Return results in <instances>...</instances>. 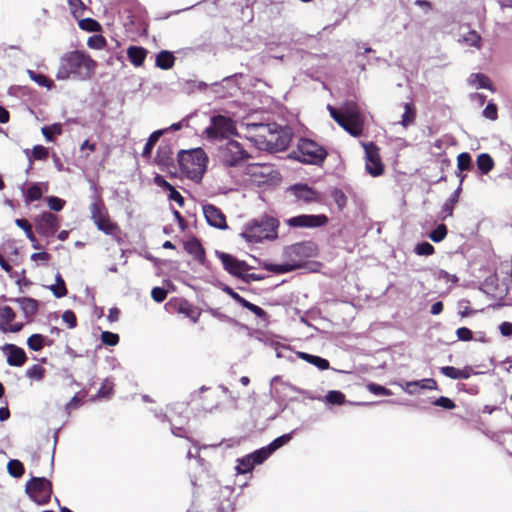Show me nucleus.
I'll return each instance as SVG.
<instances>
[{"label": "nucleus", "mask_w": 512, "mask_h": 512, "mask_svg": "<svg viewBox=\"0 0 512 512\" xmlns=\"http://www.w3.org/2000/svg\"><path fill=\"white\" fill-rule=\"evenodd\" d=\"M368 390L374 394V395H386L389 396L392 394L391 390L387 389L386 387L376 384V383H369L367 385Z\"/></svg>", "instance_id": "obj_54"}, {"label": "nucleus", "mask_w": 512, "mask_h": 512, "mask_svg": "<svg viewBox=\"0 0 512 512\" xmlns=\"http://www.w3.org/2000/svg\"><path fill=\"white\" fill-rule=\"evenodd\" d=\"M38 234L44 237L53 236L60 227L58 217L51 212H43L34 218Z\"/></svg>", "instance_id": "obj_12"}, {"label": "nucleus", "mask_w": 512, "mask_h": 512, "mask_svg": "<svg viewBox=\"0 0 512 512\" xmlns=\"http://www.w3.org/2000/svg\"><path fill=\"white\" fill-rule=\"evenodd\" d=\"M25 153L29 160V168L33 160H45L49 155L48 148L42 145H35L31 151L25 150Z\"/></svg>", "instance_id": "obj_31"}, {"label": "nucleus", "mask_w": 512, "mask_h": 512, "mask_svg": "<svg viewBox=\"0 0 512 512\" xmlns=\"http://www.w3.org/2000/svg\"><path fill=\"white\" fill-rule=\"evenodd\" d=\"M476 163L478 170L483 175L488 174L494 167L493 158L488 153L479 154Z\"/></svg>", "instance_id": "obj_30"}, {"label": "nucleus", "mask_w": 512, "mask_h": 512, "mask_svg": "<svg viewBox=\"0 0 512 512\" xmlns=\"http://www.w3.org/2000/svg\"><path fill=\"white\" fill-rule=\"evenodd\" d=\"M483 115L489 120H496L498 117V109L494 103H488L483 110Z\"/></svg>", "instance_id": "obj_57"}, {"label": "nucleus", "mask_w": 512, "mask_h": 512, "mask_svg": "<svg viewBox=\"0 0 512 512\" xmlns=\"http://www.w3.org/2000/svg\"><path fill=\"white\" fill-rule=\"evenodd\" d=\"M240 305L254 313L258 318L265 319L267 317V313L264 309L247 301L245 298L242 300Z\"/></svg>", "instance_id": "obj_44"}, {"label": "nucleus", "mask_w": 512, "mask_h": 512, "mask_svg": "<svg viewBox=\"0 0 512 512\" xmlns=\"http://www.w3.org/2000/svg\"><path fill=\"white\" fill-rule=\"evenodd\" d=\"M458 177L460 178V183H459V186L457 187V189L451 194V196L446 200V202L442 205V213L444 214V216H442V219L444 220L446 217L448 216H452L453 215V209H454V206L455 204L458 202L459 200V196H460V193H461V190H462V183L465 179V175L459 173L458 174Z\"/></svg>", "instance_id": "obj_20"}, {"label": "nucleus", "mask_w": 512, "mask_h": 512, "mask_svg": "<svg viewBox=\"0 0 512 512\" xmlns=\"http://www.w3.org/2000/svg\"><path fill=\"white\" fill-rule=\"evenodd\" d=\"M56 283L51 285L49 289L56 298H62L67 295V288L64 279L60 273L55 276Z\"/></svg>", "instance_id": "obj_36"}, {"label": "nucleus", "mask_w": 512, "mask_h": 512, "mask_svg": "<svg viewBox=\"0 0 512 512\" xmlns=\"http://www.w3.org/2000/svg\"><path fill=\"white\" fill-rule=\"evenodd\" d=\"M13 301L19 304L26 318L34 316L38 311V301L30 297L16 298Z\"/></svg>", "instance_id": "obj_23"}, {"label": "nucleus", "mask_w": 512, "mask_h": 512, "mask_svg": "<svg viewBox=\"0 0 512 512\" xmlns=\"http://www.w3.org/2000/svg\"><path fill=\"white\" fill-rule=\"evenodd\" d=\"M297 357L316 366L320 370H327L330 367L329 361L320 356L312 355L306 352H297Z\"/></svg>", "instance_id": "obj_25"}, {"label": "nucleus", "mask_w": 512, "mask_h": 512, "mask_svg": "<svg viewBox=\"0 0 512 512\" xmlns=\"http://www.w3.org/2000/svg\"><path fill=\"white\" fill-rule=\"evenodd\" d=\"M343 117L347 120H362L360 110L356 103L350 101L342 106Z\"/></svg>", "instance_id": "obj_33"}, {"label": "nucleus", "mask_w": 512, "mask_h": 512, "mask_svg": "<svg viewBox=\"0 0 512 512\" xmlns=\"http://www.w3.org/2000/svg\"><path fill=\"white\" fill-rule=\"evenodd\" d=\"M316 247L311 241L292 244L284 249L283 255L287 259L283 264H266L265 268L274 273L283 274L299 269L305 260L315 255Z\"/></svg>", "instance_id": "obj_3"}, {"label": "nucleus", "mask_w": 512, "mask_h": 512, "mask_svg": "<svg viewBox=\"0 0 512 512\" xmlns=\"http://www.w3.org/2000/svg\"><path fill=\"white\" fill-rule=\"evenodd\" d=\"M447 235V227L445 224H439L434 230H432L429 234V238L435 242H441Z\"/></svg>", "instance_id": "obj_43"}, {"label": "nucleus", "mask_w": 512, "mask_h": 512, "mask_svg": "<svg viewBox=\"0 0 512 512\" xmlns=\"http://www.w3.org/2000/svg\"><path fill=\"white\" fill-rule=\"evenodd\" d=\"M249 139L258 149L270 152L285 150L292 139V130L277 123H248Z\"/></svg>", "instance_id": "obj_1"}, {"label": "nucleus", "mask_w": 512, "mask_h": 512, "mask_svg": "<svg viewBox=\"0 0 512 512\" xmlns=\"http://www.w3.org/2000/svg\"><path fill=\"white\" fill-rule=\"evenodd\" d=\"M169 200L175 201L180 207L184 205L185 199L184 197L173 187L169 191L168 195Z\"/></svg>", "instance_id": "obj_64"}, {"label": "nucleus", "mask_w": 512, "mask_h": 512, "mask_svg": "<svg viewBox=\"0 0 512 512\" xmlns=\"http://www.w3.org/2000/svg\"><path fill=\"white\" fill-rule=\"evenodd\" d=\"M178 311L189 317L194 323L198 321L200 313L197 312L187 301L180 304Z\"/></svg>", "instance_id": "obj_42"}, {"label": "nucleus", "mask_w": 512, "mask_h": 512, "mask_svg": "<svg viewBox=\"0 0 512 512\" xmlns=\"http://www.w3.org/2000/svg\"><path fill=\"white\" fill-rule=\"evenodd\" d=\"M331 195L338 208L342 210L347 204V197L344 192L340 189H334Z\"/></svg>", "instance_id": "obj_50"}, {"label": "nucleus", "mask_w": 512, "mask_h": 512, "mask_svg": "<svg viewBox=\"0 0 512 512\" xmlns=\"http://www.w3.org/2000/svg\"><path fill=\"white\" fill-rule=\"evenodd\" d=\"M166 132V129H160L152 132L144 146V149L142 151V156L144 158H150L152 154V150L159 140V138Z\"/></svg>", "instance_id": "obj_29"}, {"label": "nucleus", "mask_w": 512, "mask_h": 512, "mask_svg": "<svg viewBox=\"0 0 512 512\" xmlns=\"http://www.w3.org/2000/svg\"><path fill=\"white\" fill-rule=\"evenodd\" d=\"M216 257L222 262L223 268L231 275L241 278L243 272L250 270V266L242 260L237 259L231 254L216 251Z\"/></svg>", "instance_id": "obj_13"}, {"label": "nucleus", "mask_w": 512, "mask_h": 512, "mask_svg": "<svg viewBox=\"0 0 512 512\" xmlns=\"http://www.w3.org/2000/svg\"><path fill=\"white\" fill-rule=\"evenodd\" d=\"M41 132L47 141L52 142L55 135L62 134V125L60 123H54L50 126H44Z\"/></svg>", "instance_id": "obj_37"}, {"label": "nucleus", "mask_w": 512, "mask_h": 512, "mask_svg": "<svg viewBox=\"0 0 512 512\" xmlns=\"http://www.w3.org/2000/svg\"><path fill=\"white\" fill-rule=\"evenodd\" d=\"M211 124L204 133L208 139L216 140L227 137L234 133L235 125L231 118L224 115H216L211 117Z\"/></svg>", "instance_id": "obj_10"}, {"label": "nucleus", "mask_w": 512, "mask_h": 512, "mask_svg": "<svg viewBox=\"0 0 512 512\" xmlns=\"http://www.w3.org/2000/svg\"><path fill=\"white\" fill-rule=\"evenodd\" d=\"M87 44L90 48L101 49L105 46L106 40L101 35L92 36L88 39Z\"/></svg>", "instance_id": "obj_59"}, {"label": "nucleus", "mask_w": 512, "mask_h": 512, "mask_svg": "<svg viewBox=\"0 0 512 512\" xmlns=\"http://www.w3.org/2000/svg\"><path fill=\"white\" fill-rule=\"evenodd\" d=\"M411 385H417V389L436 390L437 382L432 378L413 381Z\"/></svg>", "instance_id": "obj_49"}, {"label": "nucleus", "mask_w": 512, "mask_h": 512, "mask_svg": "<svg viewBox=\"0 0 512 512\" xmlns=\"http://www.w3.org/2000/svg\"><path fill=\"white\" fill-rule=\"evenodd\" d=\"M480 41H481V37L476 31H469L464 36V42L469 46L479 48Z\"/></svg>", "instance_id": "obj_53"}, {"label": "nucleus", "mask_w": 512, "mask_h": 512, "mask_svg": "<svg viewBox=\"0 0 512 512\" xmlns=\"http://www.w3.org/2000/svg\"><path fill=\"white\" fill-rule=\"evenodd\" d=\"M79 27L88 32H97L100 29V24L92 18H85L79 21Z\"/></svg>", "instance_id": "obj_47"}, {"label": "nucleus", "mask_w": 512, "mask_h": 512, "mask_svg": "<svg viewBox=\"0 0 512 512\" xmlns=\"http://www.w3.org/2000/svg\"><path fill=\"white\" fill-rule=\"evenodd\" d=\"M203 214L207 223L217 229L225 230L228 228L226 217L223 212L212 204H204L202 206Z\"/></svg>", "instance_id": "obj_15"}, {"label": "nucleus", "mask_w": 512, "mask_h": 512, "mask_svg": "<svg viewBox=\"0 0 512 512\" xmlns=\"http://www.w3.org/2000/svg\"><path fill=\"white\" fill-rule=\"evenodd\" d=\"M296 430H292L290 433L283 434L276 439H274L271 443H269L267 446H264L259 449L258 454H263L264 457L267 459L270 455H272L276 450L281 448L282 446L286 445L290 442L292 439L293 434Z\"/></svg>", "instance_id": "obj_19"}, {"label": "nucleus", "mask_w": 512, "mask_h": 512, "mask_svg": "<svg viewBox=\"0 0 512 512\" xmlns=\"http://www.w3.org/2000/svg\"><path fill=\"white\" fill-rule=\"evenodd\" d=\"M27 73L30 77V79L34 82H36L41 87H46L48 89H51L53 86V81L48 79L45 75L41 73H37L33 70H27Z\"/></svg>", "instance_id": "obj_38"}, {"label": "nucleus", "mask_w": 512, "mask_h": 512, "mask_svg": "<svg viewBox=\"0 0 512 512\" xmlns=\"http://www.w3.org/2000/svg\"><path fill=\"white\" fill-rule=\"evenodd\" d=\"M146 56L147 50L141 46H130L127 49V57L135 67L142 66Z\"/></svg>", "instance_id": "obj_24"}, {"label": "nucleus", "mask_w": 512, "mask_h": 512, "mask_svg": "<svg viewBox=\"0 0 512 512\" xmlns=\"http://www.w3.org/2000/svg\"><path fill=\"white\" fill-rule=\"evenodd\" d=\"M26 493L39 505H45L50 501L52 484L45 477H33L26 483Z\"/></svg>", "instance_id": "obj_9"}, {"label": "nucleus", "mask_w": 512, "mask_h": 512, "mask_svg": "<svg viewBox=\"0 0 512 512\" xmlns=\"http://www.w3.org/2000/svg\"><path fill=\"white\" fill-rule=\"evenodd\" d=\"M433 404L446 410H452L456 406L455 403L450 398L445 396H440L433 402Z\"/></svg>", "instance_id": "obj_55"}, {"label": "nucleus", "mask_w": 512, "mask_h": 512, "mask_svg": "<svg viewBox=\"0 0 512 512\" xmlns=\"http://www.w3.org/2000/svg\"><path fill=\"white\" fill-rule=\"evenodd\" d=\"M93 201L90 204L91 219L98 228L106 235H112L117 229V225L112 223L109 219L107 209L101 197L98 194H94L92 197Z\"/></svg>", "instance_id": "obj_7"}, {"label": "nucleus", "mask_w": 512, "mask_h": 512, "mask_svg": "<svg viewBox=\"0 0 512 512\" xmlns=\"http://www.w3.org/2000/svg\"><path fill=\"white\" fill-rule=\"evenodd\" d=\"M172 151L168 145H160L157 149L155 161L159 165L167 166L171 162Z\"/></svg>", "instance_id": "obj_34"}, {"label": "nucleus", "mask_w": 512, "mask_h": 512, "mask_svg": "<svg viewBox=\"0 0 512 512\" xmlns=\"http://www.w3.org/2000/svg\"><path fill=\"white\" fill-rule=\"evenodd\" d=\"M44 375H45V369L38 364H35L26 370V376L30 379H35V380L40 381L44 378Z\"/></svg>", "instance_id": "obj_46"}, {"label": "nucleus", "mask_w": 512, "mask_h": 512, "mask_svg": "<svg viewBox=\"0 0 512 512\" xmlns=\"http://www.w3.org/2000/svg\"><path fill=\"white\" fill-rule=\"evenodd\" d=\"M101 340L105 345L115 346L119 342V335L110 331H104L101 334Z\"/></svg>", "instance_id": "obj_51"}, {"label": "nucleus", "mask_w": 512, "mask_h": 512, "mask_svg": "<svg viewBox=\"0 0 512 512\" xmlns=\"http://www.w3.org/2000/svg\"><path fill=\"white\" fill-rule=\"evenodd\" d=\"M328 217L324 214L307 215L302 214L289 218L286 223L293 228H317L325 225Z\"/></svg>", "instance_id": "obj_14"}, {"label": "nucleus", "mask_w": 512, "mask_h": 512, "mask_svg": "<svg viewBox=\"0 0 512 512\" xmlns=\"http://www.w3.org/2000/svg\"><path fill=\"white\" fill-rule=\"evenodd\" d=\"M0 349L7 355V363L10 366L20 367L27 360L25 351L15 344H5Z\"/></svg>", "instance_id": "obj_17"}, {"label": "nucleus", "mask_w": 512, "mask_h": 512, "mask_svg": "<svg viewBox=\"0 0 512 512\" xmlns=\"http://www.w3.org/2000/svg\"><path fill=\"white\" fill-rule=\"evenodd\" d=\"M456 335L461 341H469L473 337L472 331L467 327H460L456 331Z\"/></svg>", "instance_id": "obj_61"}, {"label": "nucleus", "mask_w": 512, "mask_h": 512, "mask_svg": "<svg viewBox=\"0 0 512 512\" xmlns=\"http://www.w3.org/2000/svg\"><path fill=\"white\" fill-rule=\"evenodd\" d=\"M62 320L65 322L70 329H73L77 325V318L75 313L72 310H66L62 314Z\"/></svg>", "instance_id": "obj_56"}, {"label": "nucleus", "mask_w": 512, "mask_h": 512, "mask_svg": "<svg viewBox=\"0 0 512 512\" xmlns=\"http://www.w3.org/2000/svg\"><path fill=\"white\" fill-rule=\"evenodd\" d=\"M8 473L14 478H20L24 474V466L17 459H12L7 464Z\"/></svg>", "instance_id": "obj_39"}, {"label": "nucleus", "mask_w": 512, "mask_h": 512, "mask_svg": "<svg viewBox=\"0 0 512 512\" xmlns=\"http://www.w3.org/2000/svg\"><path fill=\"white\" fill-rule=\"evenodd\" d=\"M288 191L292 192L295 198L303 203H311L318 198L317 192L307 184H295L289 187Z\"/></svg>", "instance_id": "obj_18"}, {"label": "nucleus", "mask_w": 512, "mask_h": 512, "mask_svg": "<svg viewBox=\"0 0 512 512\" xmlns=\"http://www.w3.org/2000/svg\"><path fill=\"white\" fill-rule=\"evenodd\" d=\"M258 453H259V449L255 450L254 452H252L242 458H239L237 460V466H236L237 473L238 474L250 473L253 470L255 465L262 464L266 460V458L264 457L263 454H258Z\"/></svg>", "instance_id": "obj_16"}, {"label": "nucleus", "mask_w": 512, "mask_h": 512, "mask_svg": "<svg viewBox=\"0 0 512 512\" xmlns=\"http://www.w3.org/2000/svg\"><path fill=\"white\" fill-rule=\"evenodd\" d=\"M42 183H33L27 190L22 188L24 202L26 205L30 204L33 201L40 200L43 196V192L41 190Z\"/></svg>", "instance_id": "obj_27"}, {"label": "nucleus", "mask_w": 512, "mask_h": 512, "mask_svg": "<svg viewBox=\"0 0 512 512\" xmlns=\"http://www.w3.org/2000/svg\"><path fill=\"white\" fill-rule=\"evenodd\" d=\"M218 157L225 167H238L246 162L250 155L239 142L228 140L219 147Z\"/></svg>", "instance_id": "obj_6"}, {"label": "nucleus", "mask_w": 512, "mask_h": 512, "mask_svg": "<svg viewBox=\"0 0 512 512\" xmlns=\"http://www.w3.org/2000/svg\"><path fill=\"white\" fill-rule=\"evenodd\" d=\"M45 200H46L47 205L50 208V210H53L56 212L61 211L65 205V200H63L59 197H56V196H48V197H46Z\"/></svg>", "instance_id": "obj_48"}, {"label": "nucleus", "mask_w": 512, "mask_h": 512, "mask_svg": "<svg viewBox=\"0 0 512 512\" xmlns=\"http://www.w3.org/2000/svg\"><path fill=\"white\" fill-rule=\"evenodd\" d=\"M469 83L476 88L492 89L490 79L482 73H473L469 77Z\"/></svg>", "instance_id": "obj_35"}, {"label": "nucleus", "mask_w": 512, "mask_h": 512, "mask_svg": "<svg viewBox=\"0 0 512 512\" xmlns=\"http://www.w3.org/2000/svg\"><path fill=\"white\" fill-rule=\"evenodd\" d=\"M178 162L181 170L190 178L200 180L206 171L208 157L202 148L181 150Z\"/></svg>", "instance_id": "obj_5"}, {"label": "nucleus", "mask_w": 512, "mask_h": 512, "mask_svg": "<svg viewBox=\"0 0 512 512\" xmlns=\"http://www.w3.org/2000/svg\"><path fill=\"white\" fill-rule=\"evenodd\" d=\"M434 276L438 280H445L447 282L456 283L458 281V277L456 275L449 274L447 271L443 269H438L434 272Z\"/></svg>", "instance_id": "obj_58"}, {"label": "nucleus", "mask_w": 512, "mask_h": 512, "mask_svg": "<svg viewBox=\"0 0 512 512\" xmlns=\"http://www.w3.org/2000/svg\"><path fill=\"white\" fill-rule=\"evenodd\" d=\"M184 248L186 252L193 255L194 259L197 260L201 265L205 264V250L198 239L193 238L186 241L184 243Z\"/></svg>", "instance_id": "obj_21"}, {"label": "nucleus", "mask_w": 512, "mask_h": 512, "mask_svg": "<svg viewBox=\"0 0 512 512\" xmlns=\"http://www.w3.org/2000/svg\"><path fill=\"white\" fill-rule=\"evenodd\" d=\"M152 299L157 302H163L167 297V291L162 287H154L151 291Z\"/></svg>", "instance_id": "obj_60"}, {"label": "nucleus", "mask_w": 512, "mask_h": 512, "mask_svg": "<svg viewBox=\"0 0 512 512\" xmlns=\"http://www.w3.org/2000/svg\"><path fill=\"white\" fill-rule=\"evenodd\" d=\"M415 118V111L413 110L410 104H405V112L402 115V125L407 127L411 123H413Z\"/></svg>", "instance_id": "obj_52"}, {"label": "nucleus", "mask_w": 512, "mask_h": 512, "mask_svg": "<svg viewBox=\"0 0 512 512\" xmlns=\"http://www.w3.org/2000/svg\"><path fill=\"white\" fill-rule=\"evenodd\" d=\"M278 220L271 216H263L249 222L240 234L249 243H260L263 240L277 238Z\"/></svg>", "instance_id": "obj_4"}, {"label": "nucleus", "mask_w": 512, "mask_h": 512, "mask_svg": "<svg viewBox=\"0 0 512 512\" xmlns=\"http://www.w3.org/2000/svg\"><path fill=\"white\" fill-rule=\"evenodd\" d=\"M327 109L329 110L330 112V116L340 125V126H344L342 124V122H344V119L345 117H343V111H338L337 109H335L333 106L331 105H328L327 106Z\"/></svg>", "instance_id": "obj_63"}, {"label": "nucleus", "mask_w": 512, "mask_h": 512, "mask_svg": "<svg viewBox=\"0 0 512 512\" xmlns=\"http://www.w3.org/2000/svg\"><path fill=\"white\" fill-rule=\"evenodd\" d=\"M95 67V61L84 52L78 50L71 51L61 57L56 78L58 80H66L70 76H74L79 79H87L91 76Z\"/></svg>", "instance_id": "obj_2"}, {"label": "nucleus", "mask_w": 512, "mask_h": 512, "mask_svg": "<svg viewBox=\"0 0 512 512\" xmlns=\"http://www.w3.org/2000/svg\"><path fill=\"white\" fill-rule=\"evenodd\" d=\"M414 252L419 256H429L435 252V249L432 244L424 241V242L418 243L414 247Z\"/></svg>", "instance_id": "obj_45"}, {"label": "nucleus", "mask_w": 512, "mask_h": 512, "mask_svg": "<svg viewBox=\"0 0 512 512\" xmlns=\"http://www.w3.org/2000/svg\"><path fill=\"white\" fill-rule=\"evenodd\" d=\"M344 126H341L345 131L354 137H358L363 131V120H347L344 119L342 122Z\"/></svg>", "instance_id": "obj_32"}, {"label": "nucleus", "mask_w": 512, "mask_h": 512, "mask_svg": "<svg viewBox=\"0 0 512 512\" xmlns=\"http://www.w3.org/2000/svg\"><path fill=\"white\" fill-rule=\"evenodd\" d=\"M52 340H48L42 334H32L27 339V346L32 351H40L44 347V345H51Z\"/></svg>", "instance_id": "obj_28"}, {"label": "nucleus", "mask_w": 512, "mask_h": 512, "mask_svg": "<svg viewBox=\"0 0 512 512\" xmlns=\"http://www.w3.org/2000/svg\"><path fill=\"white\" fill-rule=\"evenodd\" d=\"M113 389L112 382L109 381V379H106L102 386L99 388L97 395L99 397H107L111 394Z\"/></svg>", "instance_id": "obj_62"}, {"label": "nucleus", "mask_w": 512, "mask_h": 512, "mask_svg": "<svg viewBox=\"0 0 512 512\" xmlns=\"http://www.w3.org/2000/svg\"><path fill=\"white\" fill-rule=\"evenodd\" d=\"M174 63L175 57L170 51H160L156 56L155 64L160 69L168 70L173 67Z\"/></svg>", "instance_id": "obj_26"}, {"label": "nucleus", "mask_w": 512, "mask_h": 512, "mask_svg": "<svg viewBox=\"0 0 512 512\" xmlns=\"http://www.w3.org/2000/svg\"><path fill=\"white\" fill-rule=\"evenodd\" d=\"M457 167L462 171H469L472 168V158L468 152H462L457 157Z\"/></svg>", "instance_id": "obj_41"}, {"label": "nucleus", "mask_w": 512, "mask_h": 512, "mask_svg": "<svg viewBox=\"0 0 512 512\" xmlns=\"http://www.w3.org/2000/svg\"><path fill=\"white\" fill-rule=\"evenodd\" d=\"M440 372L446 377L454 380L468 379L472 374V368L470 366H466L463 369H458L453 366H444L440 368Z\"/></svg>", "instance_id": "obj_22"}, {"label": "nucleus", "mask_w": 512, "mask_h": 512, "mask_svg": "<svg viewBox=\"0 0 512 512\" xmlns=\"http://www.w3.org/2000/svg\"><path fill=\"white\" fill-rule=\"evenodd\" d=\"M298 151L297 159L305 164L321 165L327 157L326 149L310 139H300Z\"/></svg>", "instance_id": "obj_8"}, {"label": "nucleus", "mask_w": 512, "mask_h": 512, "mask_svg": "<svg viewBox=\"0 0 512 512\" xmlns=\"http://www.w3.org/2000/svg\"><path fill=\"white\" fill-rule=\"evenodd\" d=\"M362 147L365 152L366 171L373 177L381 175L384 166L379 156V149L373 142H363Z\"/></svg>", "instance_id": "obj_11"}, {"label": "nucleus", "mask_w": 512, "mask_h": 512, "mask_svg": "<svg viewBox=\"0 0 512 512\" xmlns=\"http://www.w3.org/2000/svg\"><path fill=\"white\" fill-rule=\"evenodd\" d=\"M325 401L332 405H342L345 403V395L338 390H331L324 397Z\"/></svg>", "instance_id": "obj_40"}]
</instances>
